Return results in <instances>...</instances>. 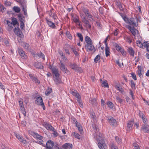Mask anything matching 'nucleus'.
<instances>
[{"label": "nucleus", "instance_id": "nucleus-1", "mask_svg": "<svg viewBox=\"0 0 149 149\" xmlns=\"http://www.w3.org/2000/svg\"><path fill=\"white\" fill-rule=\"evenodd\" d=\"M96 139L97 141L99 142L98 146L100 149H106L107 148V147L105 143L106 139L102 134L99 133Z\"/></svg>", "mask_w": 149, "mask_h": 149}, {"label": "nucleus", "instance_id": "nucleus-2", "mask_svg": "<svg viewBox=\"0 0 149 149\" xmlns=\"http://www.w3.org/2000/svg\"><path fill=\"white\" fill-rule=\"evenodd\" d=\"M125 21L127 23L132 25V27H136L138 26V22L137 19L134 18H129L127 17L121 15Z\"/></svg>", "mask_w": 149, "mask_h": 149}, {"label": "nucleus", "instance_id": "nucleus-3", "mask_svg": "<svg viewBox=\"0 0 149 149\" xmlns=\"http://www.w3.org/2000/svg\"><path fill=\"white\" fill-rule=\"evenodd\" d=\"M30 134L32 135L34 138L38 139L40 141H38L37 143L40 144H43V141L42 140L43 137L38 134L37 133L31 131Z\"/></svg>", "mask_w": 149, "mask_h": 149}, {"label": "nucleus", "instance_id": "nucleus-4", "mask_svg": "<svg viewBox=\"0 0 149 149\" xmlns=\"http://www.w3.org/2000/svg\"><path fill=\"white\" fill-rule=\"evenodd\" d=\"M57 144L54 145V142L51 140L48 141L46 143V148L45 149H56L55 146H58Z\"/></svg>", "mask_w": 149, "mask_h": 149}, {"label": "nucleus", "instance_id": "nucleus-5", "mask_svg": "<svg viewBox=\"0 0 149 149\" xmlns=\"http://www.w3.org/2000/svg\"><path fill=\"white\" fill-rule=\"evenodd\" d=\"M70 66L72 69L74 70L77 72H81L82 69L80 67H78V65L75 63H70Z\"/></svg>", "mask_w": 149, "mask_h": 149}, {"label": "nucleus", "instance_id": "nucleus-6", "mask_svg": "<svg viewBox=\"0 0 149 149\" xmlns=\"http://www.w3.org/2000/svg\"><path fill=\"white\" fill-rule=\"evenodd\" d=\"M108 120L110 125L116 126L117 125V122L116 120L113 117H110L108 118Z\"/></svg>", "mask_w": 149, "mask_h": 149}, {"label": "nucleus", "instance_id": "nucleus-7", "mask_svg": "<svg viewBox=\"0 0 149 149\" xmlns=\"http://www.w3.org/2000/svg\"><path fill=\"white\" fill-rule=\"evenodd\" d=\"M86 47L87 48L86 50L88 52H89V51H91L94 50V52H95L96 51V49L93 45V43L86 45Z\"/></svg>", "mask_w": 149, "mask_h": 149}, {"label": "nucleus", "instance_id": "nucleus-8", "mask_svg": "<svg viewBox=\"0 0 149 149\" xmlns=\"http://www.w3.org/2000/svg\"><path fill=\"white\" fill-rule=\"evenodd\" d=\"M82 22L85 24V26L87 28L90 29L91 27V25L89 24V21L86 19V17H84L82 19Z\"/></svg>", "mask_w": 149, "mask_h": 149}, {"label": "nucleus", "instance_id": "nucleus-9", "mask_svg": "<svg viewBox=\"0 0 149 149\" xmlns=\"http://www.w3.org/2000/svg\"><path fill=\"white\" fill-rule=\"evenodd\" d=\"M128 28L132 34L135 36L136 35V32L138 31V30L135 29L134 27H132L130 26H128Z\"/></svg>", "mask_w": 149, "mask_h": 149}, {"label": "nucleus", "instance_id": "nucleus-10", "mask_svg": "<svg viewBox=\"0 0 149 149\" xmlns=\"http://www.w3.org/2000/svg\"><path fill=\"white\" fill-rule=\"evenodd\" d=\"M35 102L36 104L38 105H43V100L42 97L39 96L37 97L36 99Z\"/></svg>", "mask_w": 149, "mask_h": 149}, {"label": "nucleus", "instance_id": "nucleus-11", "mask_svg": "<svg viewBox=\"0 0 149 149\" xmlns=\"http://www.w3.org/2000/svg\"><path fill=\"white\" fill-rule=\"evenodd\" d=\"M134 124V121H129L127 124V131H130L132 129V127Z\"/></svg>", "mask_w": 149, "mask_h": 149}, {"label": "nucleus", "instance_id": "nucleus-12", "mask_svg": "<svg viewBox=\"0 0 149 149\" xmlns=\"http://www.w3.org/2000/svg\"><path fill=\"white\" fill-rule=\"evenodd\" d=\"M22 7V11L24 12V15L27 17L28 16L27 10H26V3H22L21 4Z\"/></svg>", "mask_w": 149, "mask_h": 149}, {"label": "nucleus", "instance_id": "nucleus-13", "mask_svg": "<svg viewBox=\"0 0 149 149\" xmlns=\"http://www.w3.org/2000/svg\"><path fill=\"white\" fill-rule=\"evenodd\" d=\"M72 145L69 143H65L62 146V148L64 149H72Z\"/></svg>", "mask_w": 149, "mask_h": 149}, {"label": "nucleus", "instance_id": "nucleus-14", "mask_svg": "<svg viewBox=\"0 0 149 149\" xmlns=\"http://www.w3.org/2000/svg\"><path fill=\"white\" fill-rule=\"evenodd\" d=\"M15 136L16 138L18 139L21 142L24 143V144L25 143H26V141L25 140H24V138L20 136L19 134H15Z\"/></svg>", "mask_w": 149, "mask_h": 149}, {"label": "nucleus", "instance_id": "nucleus-15", "mask_svg": "<svg viewBox=\"0 0 149 149\" xmlns=\"http://www.w3.org/2000/svg\"><path fill=\"white\" fill-rule=\"evenodd\" d=\"M46 20L47 23L49 26H50L53 29L55 28L56 27V26H55L54 24L51 21H49L48 19L47 18H46Z\"/></svg>", "mask_w": 149, "mask_h": 149}, {"label": "nucleus", "instance_id": "nucleus-16", "mask_svg": "<svg viewBox=\"0 0 149 149\" xmlns=\"http://www.w3.org/2000/svg\"><path fill=\"white\" fill-rule=\"evenodd\" d=\"M33 65L36 68L39 69H42L44 68V67L42 65V64L38 62H35L33 64Z\"/></svg>", "mask_w": 149, "mask_h": 149}, {"label": "nucleus", "instance_id": "nucleus-17", "mask_svg": "<svg viewBox=\"0 0 149 149\" xmlns=\"http://www.w3.org/2000/svg\"><path fill=\"white\" fill-rule=\"evenodd\" d=\"M116 4L120 10L122 11H123L124 8L123 7L122 3L119 0H116Z\"/></svg>", "mask_w": 149, "mask_h": 149}, {"label": "nucleus", "instance_id": "nucleus-18", "mask_svg": "<svg viewBox=\"0 0 149 149\" xmlns=\"http://www.w3.org/2000/svg\"><path fill=\"white\" fill-rule=\"evenodd\" d=\"M127 50L128 52L131 56H134L135 52L133 48L132 47H128Z\"/></svg>", "mask_w": 149, "mask_h": 149}, {"label": "nucleus", "instance_id": "nucleus-19", "mask_svg": "<svg viewBox=\"0 0 149 149\" xmlns=\"http://www.w3.org/2000/svg\"><path fill=\"white\" fill-rule=\"evenodd\" d=\"M148 126L147 124H145L144 125H142L141 129V130L145 133L148 132Z\"/></svg>", "mask_w": 149, "mask_h": 149}, {"label": "nucleus", "instance_id": "nucleus-20", "mask_svg": "<svg viewBox=\"0 0 149 149\" xmlns=\"http://www.w3.org/2000/svg\"><path fill=\"white\" fill-rule=\"evenodd\" d=\"M18 53L22 58H26V55L25 54L24 51L22 49H19L18 50Z\"/></svg>", "mask_w": 149, "mask_h": 149}, {"label": "nucleus", "instance_id": "nucleus-21", "mask_svg": "<svg viewBox=\"0 0 149 149\" xmlns=\"http://www.w3.org/2000/svg\"><path fill=\"white\" fill-rule=\"evenodd\" d=\"M76 126L77 127L78 130L81 134H82L83 132L82 126L80 125L79 123H78L77 121L75 122Z\"/></svg>", "mask_w": 149, "mask_h": 149}, {"label": "nucleus", "instance_id": "nucleus-22", "mask_svg": "<svg viewBox=\"0 0 149 149\" xmlns=\"http://www.w3.org/2000/svg\"><path fill=\"white\" fill-rule=\"evenodd\" d=\"M17 17L19 21L20 22V23L25 22V17L22 14H19L17 15Z\"/></svg>", "mask_w": 149, "mask_h": 149}, {"label": "nucleus", "instance_id": "nucleus-23", "mask_svg": "<svg viewBox=\"0 0 149 149\" xmlns=\"http://www.w3.org/2000/svg\"><path fill=\"white\" fill-rule=\"evenodd\" d=\"M52 73L54 74L55 77L59 76V74L58 73L59 71L58 69L54 67L53 68L52 70Z\"/></svg>", "mask_w": 149, "mask_h": 149}, {"label": "nucleus", "instance_id": "nucleus-24", "mask_svg": "<svg viewBox=\"0 0 149 149\" xmlns=\"http://www.w3.org/2000/svg\"><path fill=\"white\" fill-rule=\"evenodd\" d=\"M143 48H146L147 51L149 52V41L144 42L143 43Z\"/></svg>", "mask_w": 149, "mask_h": 149}, {"label": "nucleus", "instance_id": "nucleus-25", "mask_svg": "<svg viewBox=\"0 0 149 149\" xmlns=\"http://www.w3.org/2000/svg\"><path fill=\"white\" fill-rule=\"evenodd\" d=\"M60 69L62 71L66 73V71H67V68L61 61H60Z\"/></svg>", "mask_w": 149, "mask_h": 149}, {"label": "nucleus", "instance_id": "nucleus-26", "mask_svg": "<svg viewBox=\"0 0 149 149\" xmlns=\"http://www.w3.org/2000/svg\"><path fill=\"white\" fill-rule=\"evenodd\" d=\"M107 104L108 107L112 109L113 111L115 110V107L113 103L110 101H109L107 103Z\"/></svg>", "mask_w": 149, "mask_h": 149}, {"label": "nucleus", "instance_id": "nucleus-27", "mask_svg": "<svg viewBox=\"0 0 149 149\" xmlns=\"http://www.w3.org/2000/svg\"><path fill=\"white\" fill-rule=\"evenodd\" d=\"M45 127L47 130H49L52 131L54 129V128L50 125L48 123L45 124Z\"/></svg>", "mask_w": 149, "mask_h": 149}, {"label": "nucleus", "instance_id": "nucleus-28", "mask_svg": "<svg viewBox=\"0 0 149 149\" xmlns=\"http://www.w3.org/2000/svg\"><path fill=\"white\" fill-rule=\"evenodd\" d=\"M85 40L86 43V45L93 43L92 41L91 40L90 38L88 36H86L85 37Z\"/></svg>", "mask_w": 149, "mask_h": 149}, {"label": "nucleus", "instance_id": "nucleus-29", "mask_svg": "<svg viewBox=\"0 0 149 149\" xmlns=\"http://www.w3.org/2000/svg\"><path fill=\"white\" fill-rule=\"evenodd\" d=\"M72 18L73 21L75 23L77 24V23H79L80 22L79 19V17L77 15L72 16Z\"/></svg>", "mask_w": 149, "mask_h": 149}, {"label": "nucleus", "instance_id": "nucleus-30", "mask_svg": "<svg viewBox=\"0 0 149 149\" xmlns=\"http://www.w3.org/2000/svg\"><path fill=\"white\" fill-rule=\"evenodd\" d=\"M55 77L56 78L54 79V81L56 82V84L57 85H58L61 84L62 82V81L61 79L59 78V76Z\"/></svg>", "mask_w": 149, "mask_h": 149}, {"label": "nucleus", "instance_id": "nucleus-31", "mask_svg": "<svg viewBox=\"0 0 149 149\" xmlns=\"http://www.w3.org/2000/svg\"><path fill=\"white\" fill-rule=\"evenodd\" d=\"M12 21L13 23V25L14 26H15L16 24L19 25V23L17 21V19L15 17H13L12 19Z\"/></svg>", "mask_w": 149, "mask_h": 149}, {"label": "nucleus", "instance_id": "nucleus-32", "mask_svg": "<svg viewBox=\"0 0 149 149\" xmlns=\"http://www.w3.org/2000/svg\"><path fill=\"white\" fill-rule=\"evenodd\" d=\"M13 10L16 13H19L21 11L20 8L18 6H14L13 8Z\"/></svg>", "mask_w": 149, "mask_h": 149}, {"label": "nucleus", "instance_id": "nucleus-33", "mask_svg": "<svg viewBox=\"0 0 149 149\" xmlns=\"http://www.w3.org/2000/svg\"><path fill=\"white\" fill-rule=\"evenodd\" d=\"M109 49L108 46H107L105 47V54L106 57L108 56L110 54Z\"/></svg>", "mask_w": 149, "mask_h": 149}, {"label": "nucleus", "instance_id": "nucleus-34", "mask_svg": "<svg viewBox=\"0 0 149 149\" xmlns=\"http://www.w3.org/2000/svg\"><path fill=\"white\" fill-rule=\"evenodd\" d=\"M90 103L92 104L93 105L95 106L97 104V102L95 98L92 99L91 100H90Z\"/></svg>", "mask_w": 149, "mask_h": 149}, {"label": "nucleus", "instance_id": "nucleus-35", "mask_svg": "<svg viewBox=\"0 0 149 149\" xmlns=\"http://www.w3.org/2000/svg\"><path fill=\"white\" fill-rule=\"evenodd\" d=\"M102 86L104 88L107 87H109L107 81L106 80H105L103 82H102Z\"/></svg>", "mask_w": 149, "mask_h": 149}, {"label": "nucleus", "instance_id": "nucleus-36", "mask_svg": "<svg viewBox=\"0 0 149 149\" xmlns=\"http://www.w3.org/2000/svg\"><path fill=\"white\" fill-rule=\"evenodd\" d=\"M14 31L16 34H17L19 33H22L20 29L18 27L17 28L15 27L14 29Z\"/></svg>", "mask_w": 149, "mask_h": 149}, {"label": "nucleus", "instance_id": "nucleus-37", "mask_svg": "<svg viewBox=\"0 0 149 149\" xmlns=\"http://www.w3.org/2000/svg\"><path fill=\"white\" fill-rule=\"evenodd\" d=\"M52 89L51 88H48V89L46 90L45 92L46 95H49L52 92Z\"/></svg>", "mask_w": 149, "mask_h": 149}, {"label": "nucleus", "instance_id": "nucleus-38", "mask_svg": "<svg viewBox=\"0 0 149 149\" xmlns=\"http://www.w3.org/2000/svg\"><path fill=\"white\" fill-rule=\"evenodd\" d=\"M6 10V9L4 6L3 5L0 4V11L3 13Z\"/></svg>", "mask_w": 149, "mask_h": 149}, {"label": "nucleus", "instance_id": "nucleus-39", "mask_svg": "<svg viewBox=\"0 0 149 149\" xmlns=\"http://www.w3.org/2000/svg\"><path fill=\"white\" fill-rule=\"evenodd\" d=\"M101 58L100 56V55H97L94 59V61L95 63H97V62Z\"/></svg>", "mask_w": 149, "mask_h": 149}, {"label": "nucleus", "instance_id": "nucleus-40", "mask_svg": "<svg viewBox=\"0 0 149 149\" xmlns=\"http://www.w3.org/2000/svg\"><path fill=\"white\" fill-rule=\"evenodd\" d=\"M37 55L40 58H42L43 59H45V56L41 52H40L39 53H38Z\"/></svg>", "mask_w": 149, "mask_h": 149}, {"label": "nucleus", "instance_id": "nucleus-41", "mask_svg": "<svg viewBox=\"0 0 149 149\" xmlns=\"http://www.w3.org/2000/svg\"><path fill=\"white\" fill-rule=\"evenodd\" d=\"M117 90H118L121 93H123V90L122 88L120 86H117L116 88Z\"/></svg>", "mask_w": 149, "mask_h": 149}, {"label": "nucleus", "instance_id": "nucleus-42", "mask_svg": "<svg viewBox=\"0 0 149 149\" xmlns=\"http://www.w3.org/2000/svg\"><path fill=\"white\" fill-rule=\"evenodd\" d=\"M90 115L92 118H93V121L94 122L96 120V116H95V112H91L90 113Z\"/></svg>", "mask_w": 149, "mask_h": 149}, {"label": "nucleus", "instance_id": "nucleus-43", "mask_svg": "<svg viewBox=\"0 0 149 149\" xmlns=\"http://www.w3.org/2000/svg\"><path fill=\"white\" fill-rule=\"evenodd\" d=\"M111 149H117V147L116 146L114 145V144L113 143H111L109 145Z\"/></svg>", "mask_w": 149, "mask_h": 149}, {"label": "nucleus", "instance_id": "nucleus-44", "mask_svg": "<svg viewBox=\"0 0 149 149\" xmlns=\"http://www.w3.org/2000/svg\"><path fill=\"white\" fill-rule=\"evenodd\" d=\"M131 87L132 89H135L136 88L135 84L134 83L133 81L132 80L131 81Z\"/></svg>", "mask_w": 149, "mask_h": 149}, {"label": "nucleus", "instance_id": "nucleus-45", "mask_svg": "<svg viewBox=\"0 0 149 149\" xmlns=\"http://www.w3.org/2000/svg\"><path fill=\"white\" fill-rule=\"evenodd\" d=\"M92 127L94 132H95L96 133L98 132V129L97 128V127L96 125H92Z\"/></svg>", "mask_w": 149, "mask_h": 149}, {"label": "nucleus", "instance_id": "nucleus-46", "mask_svg": "<svg viewBox=\"0 0 149 149\" xmlns=\"http://www.w3.org/2000/svg\"><path fill=\"white\" fill-rule=\"evenodd\" d=\"M77 35L78 37L79 38L81 42H82L83 40V37L82 35L80 33H77Z\"/></svg>", "mask_w": 149, "mask_h": 149}, {"label": "nucleus", "instance_id": "nucleus-47", "mask_svg": "<svg viewBox=\"0 0 149 149\" xmlns=\"http://www.w3.org/2000/svg\"><path fill=\"white\" fill-rule=\"evenodd\" d=\"M115 47L116 50L120 52V50L122 49L121 47H120L117 44H116Z\"/></svg>", "mask_w": 149, "mask_h": 149}, {"label": "nucleus", "instance_id": "nucleus-48", "mask_svg": "<svg viewBox=\"0 0 149 149\" xmlns=\"http://www.w3.org/2000/svg\"><path fill=\"white\" fill-rule=\"evenodd\" d=\"M137 45L140 48H143V43L139 41H137L136 42Z\"/></svg>", "mask_w": 149, "mask_h": 149}, {"label": "nucleus", "instance_id": "nucleus-49", "mask_svg": "<svg viewBox=\"0 0 149 149\" xmlns=\"http://www.w3.org/2000/svg\"><path fill=\"white\" fill-rule=\"evenodd\" d=\"M24 47L26 49H28L29 47V45L26 43H24L23 45Z\"/></svg>", "mask_w": 149, "mask_h": 149}, {"label": "nucleus", "instance_id": "nucleus-50", "mask_svg": "<svg viewBox=\"0 0 149 149\" xmlns=\"http://www.w3.org/2000/svg\"><path fill=\"white\" fill-rule=\"evenodd\" d=\"M7 24L8 26L10 27L11 29H12V28H13V24L12 22L9 21L8 20L7 21Z\"/></svg>", "mask_w": 149, "mask_h": 149}, {"label": "nucleus", "instance_id": "nucleus-51", "mask_svg": "<svg viewBox=\"0 0 149 149\" xmlns=\"http://www.w3.org/2000/svg\"><path fill=\"white\" fill-rule=\"evenodd\" d=\"M115 139L117 143L119 144H120V143H121V140L119 139L118 137L116 136L115 137Z\"/></svg>", "mask_w": 149, "mask_h": 149}, {"label": "nucleus", "instance_id": "nucleus-52", "mask_svg": "<svg viewBox=\"0 0 149 149\" xmlns=\"http://www.w3.org/2000/svg\"><path fill=\"white\" fill-rule=\"evenodd\" d=\"M66 34L68 38L69 39H72V37L71 36V35L70 34V33L69 32L67 31L66 32Z\"/></svg>", "mask_w": 149, "mask_h": 149}, {"label": "nucleus", "instance_id": "nucleus-53", "mask_svg": "<svg viewBox=\"0 0 149 149\" xmlns=\"http://www.w3.org/2000/svg\"><path fill=\"white\" fill-rule=\"evenodd\" d=\"M11 3H10L9 1H6L4 3L5 5L7 6H10L11 5Z\"/></svg>", "mask_w": 149, "mask_h": 149}, {"label": "nucleus", "instance_id": "nucleus-54", "mask_svg": "<svg viewBox=\"0 0 149 149\" xmlns=\"http://www.w3.org/2000/svg\"><path fill=\"white\" fill-rule=\"evenodd\" d=\"M126 41L129 43H130L132 42V40L131 39V38L129 37H127L126 38Z\"/></svg>", "mask_w": 149, "mask_h": 149}, {"label": "nucleus", "instance_id": "nucleus-55", "mask_svg": "<svg viewBox=\"0 0 149 149\" xmlns=\"http://www.w3.org/2000/svg\"><path fill=\"white\" fill-rule=\"evenodd\" d=\"M74 135L76 138L80 139V135L77 133L74 132Z\"/></svg>", "mask_w": 149, "mask_h": 149}, {"label": "nucleus", "instance_id": "nucleus-56", "mask_svg": "<svg viewBox=\"0 0 149 149\" xmlns=\"http://www.w3.org/2000/svg\"><path fill=\"white\" fill-rule=\"evenodd\" d=\"M34 81L36 83H40V81H38L37 79V78L35 77H34L33 80H32Z\"/></svg>", "mask_w": 149, "mask_h": 149}, {"label": "nucleus", "instance_id": "nucleus-57", "mask_svg": "<svg viewBox=\"0 0 149 149\" xmlns=\"http://www.w3.org/2000/svg\"><path fill=\"white\" fill-rule=\"evenodd\" d=\"M83 11L86 15L87 14V13L89 12V11L87 8H84L83 9Z\"/></svg>", "mask_w": 149, "mask_h": 149}, {"label": "nucleus", "instance_id": "nucleus-58", "mask_svg": "<svg viewBox=\"0 0 149 149\" xmlns=\"http://www.w3.org/2000/svg\"><path fill=\"white\" fill-rule=\"evenodd\" d=\"M131 74L132 78L134 80H136V77L135 74L133 72Z\"/></svg>", "mask_w": 149, "mask_h": 149}, {"label": "nucleus", "instance_id": "nucleus-59", "mask_svg": "<svg viewBox=\"0 0 149 149\" xmlns=\"http://www.w3.org/2000/svg\"><path fill=\"white\" fill-rule=\"evenodd\" d=\"M133 146L135 149H140L138 145L136 143H134Z\"/></svg>", "mask_w": 149, "mask_h": 149}, {"label": "nucleus", "instance_id": "nucleus-60", "mask_svg": "<svg viewBox=\"0 0 149 149\" xmlns=\"http://www.w3.org/2000/svg\"><path fill=\"white\" fill-rule=\"evenodd\" d=\"M19 107H20V109L21 111L22 112H24V111L25 112V111L24 110L25 109H24V107L23 105V106L21 105V106H19Z\"/></svg>", "mask_w": 149, "mask_h": 149}, {"label": "nucleus", "instance_id": "nucleus-61", "mask_svg": "<svg viewBox=\"0 0 149 149\" xmlns=\"http://www.w3.org/2000/svg\"><path fill=\"white\" fill-rule=\"evenodd\" d=\"M120 52L121 53L123 56H125L126 54V52L123 49H121V50H120Z\"/></svg>", "mask_w": 149, "mask_h": 149}, {"label": "nucleus", "instance_id": "nucleus-62", "mask_svg": "<svg viewBox=\"0 0 149 149\" xmlns=\"http://www.w3.org/2000/svg\"><path fill=\"white\" fill-rule=\"evenodd\" d=\"M79 103V105L80 106V107L82 108L83 107V104L82 102V101L81 100H79L78 101H77Z\"/></svg>", "mask_w": 149, "mask_h": 149}, {"label": "nucleus", "instance_id": "nucleus-63", "mask_svg": "<svg viewBox=\"0 0 149 149\" xmlns=\"http://www.w3.org/2000/svg\"><path fill=\"white\" fill-rule=\"evenodd\" d=\"M139 117L141 118H143L144 117H145V116L144 114L142 113V112H140L139 113Z\"/></svg>", "mask_w": 149, "mask_h": 149}, {"label": "nucleus", "instance_id": "nucleus-64", "mask_svg": "<svg viewBox=\"0 0 149 149\" xmlns=\"http://www.w3.org/2000/svg\"><path fill=\"white\" fill-rule=\"evenodd\" d=\"M116 99L120 103L123 102V100L119 97L117 96L116 97Z\"/></svg>", "mask_w": 149, "mask_h": 149}]
</instances>
